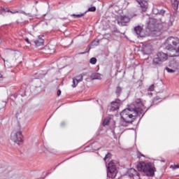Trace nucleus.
Listing matches in <instances>:
<instances>
[{
  "label": "nucleus",
  "instance_id": "a19ab883",
  "mask_svg": "<svg viewBox=\"0 0 179 179\" xmlns=\"http://www.w3.org/2000/svg\"><path fill=\"white\" fill-rule=\"evenodd\" d=\"M176 167H177V169H179V166H177Z\"/></svg>",
  "mask_w": 179,
  "mask_h": 179
},
{
  "label": "nucleus",
  "instance_id": "5701e85b",
  "mask_svg": "<svg viewBox=\"0 0 179 179\" xmlns=\"http://www.w3.org/2000/svg\"><path fill=\"white\" fill-rule=\"evenodd\" d=\"M110 117H106L104 119L103 123V127H106V125H107L108 124H110Z\"/></svg>",
  "mask_w": 179,
  "mask_h": 179
},
{
  "label": "nucleus",
  "instance_id": "dca6fc26",
  "mask_svg": "<svg viewBox=\"0 0 179 179\" xmlns=\"http://www.w3.org/2000/svg\"><path fill=\"white\" fill-rule=\"evenodd\" d=\"M171 2L172 3L173 9L176 10L177 13H179L178 0H171Z\"/></svg>",
  "mask_w": 179,
  "mask_h": 179
},
{
  "label": "nucleus",
  "instance_id": "58836bf2",
  "mask_svg": "<svg viewBox=\"0 0 179 179\" xmlns=\"http://www.w3.org/2000/svg\"><path fill=\"white\" fill-rule=\"evenodd\" d=\"M90 51V48H88V50L87 51V52H89Z\"/></svg>",
  "mask_w": 179,
  "mask_h": 179
},
{
  "label": "nucleus",
  "instance_id": "4468645a",
  "mask_svg": "<svg viewBox=\"0 0 179 179\" xmlns=\"http://www.w3.org/2000/svg\"><path fill=\"white\" fill-rule=\"evenodd\" d=\"M128 174L129 177H136V176L139 177V173L134 168H131L128 171Z\"/></svg>",
  "mask_w": 179,
  "mask_h": 179
},
{
  "label": "nucleus",
  "instance_id": "2f4dec72",
  "mask_svg": "<svg viewBox=\"0 0 179 179\" xmlns=\"http://www.w3.org/2000/svg\"><path fill=\"white\" fill-rule=\"evenodd\" d=\"M5 171V168H0V173H2Z\"/></svg>",
  "mask_w": 179,
  "mask_h": 179
},
{
  "label": "nucleus",
  "instance_id": "f257e3e1",
  "mask_svg": "<svg viewBox=\"0 0 179 179\" xmlns=\"http://www.w3.org/2000/svg\"><path fill=\"white\" fill-rule=\"evenodd\" d=\"M136 106L134 108H126L120 113L121 118L124 122H134V120L138 115H139V117H141V115L143 117V114L148 111V109H146L141 99L136 101Z\"/></svg>",
  "mask_w": 179,
  "mask_h": 179
},
{
  "label": "nucleus",
  "instance_id": "412c9836",
  "mask_svg": "<svg viewBox=\"0 0 179 179\" xmlns=\"http://www.w3.org/2000/svg\"><path fill=\"white\" fill-rule=\"evenodd\" d=\"M85 14H86V12L83 13L78 14V15L72 14L71 16H73L74 17L79 18V17H83V16H85Z\"/></svg>",
  "mask_w": 179,
  "mask_h": 179
},
{
  "label": "nucleus",
  "instance_id": "4be33fe9",
  "mask_svg": "<svg viewBox=\"0 0 179 179\" xmlns=\"http://www.w3.org/2000/svg\"><path fill=\"white\" fill-rule=\"evenodd\" d=\"M96 62H97V59H96V57H92L90 59V63H91L92 65H96Z\"/></svg>",
  "mask_w": 179,
  "mask_h": 179
},
{
  "label": "nucleus",
  "instance_id": "7c9ffc66",
  "mask_svg": "<svg viewBox=\"0 0 179 179\" xmlns=\"http://www.w3.org/2000/svg\"><path fill=\"white\" fill-rule=\"evenodd\" d=\"M57 96H61V90L57 91Z\"/></svg>",
  "mask_w": 179,
  "mask_h": 179
},
{
  "label": "nucleus",
  "instance_id": "ea45409f",
  "mask_svg": "<svg viewBox=\"0 0 179 179\" xmlns=\"http://www.w3.org/2000/svg\"><path fill=\"white\" fill-rule=\"evenodd\" d=\"M87 52H81L80 54H86Z\"/></svg>",
  "mask_w": 179,
  "mask_h": 179
},
{
  "label": "nucleus",
  "instance_id": "473e14b6",
  "mask_svg": "<svg viewBox=\"0 0 179 179\" xmlns=\"http://www.w3.org/2000/svg\"><path fill=\"white\" fill-rule=\"evenodd\" d=\"M10 13H13V14H15V13H19V11H17V10H14V11H10Z\"/></svg>",
  "mask_w": 179,
  "mask_h": 179
},
{
  "label": "nucleus",
  "instance_id": "39448f33",
  "mask_svg": "<svg viewBox=\"0 0 179 179\" xmlns=\"http://www.w3.org/2000/svg\"><path fill=\"white\" fill-rule=\"evenodd\" d=\"M107 167V177L108 178L114 179L117 176V167L115 164L113 162H110L106 165Z\"/></svg>",
  "mask_w": 179,
  "mask_h": 179
},
{
  "label": "nucleus",
  "instance_id": "c85d7f7f",
  "mask_svg": "<svg viewBox=\"0 0 179 179\" xmlns=\"http://www.w3.org/2000/svg\"><path fill=\"white\" fill-rule=\"evenodd\" d=\"M21 13H22V15H25V16H31V13H27L24 11H21Z\"/></svg>",
  "mask_w": 179,
  "mask_h": 179
},
{
  "label": "nucleus",
  "instance_id": "c03bdc74",
  "mask_svg": "<svg viewBox=\"0 0 179 179\" xmlns=\"http://www.w3.org/2000/svg\"><path fill=\"white\" fill-rule=\"evenodd\" d=\"M150 94H151V95H152V93H150Z\"/></svg>",
  "mask_w": 179,
  "mask_h": 179
},
{
  "label": "nucleus",
  "instance_id": "f03ea898",
  "mask_svg": "<svg viewBox=\"0 0 179 179\" xmlns=\"http://www.w3.org/2000/svg\"><path fill=\"white\" fill-rule=\"evenodd\" d=\"M165 50H168L169 57H179V39L170 36L164 43Z\"/></svg>",
  "mask_w": 179,
  "mask_h": 179
},
{
  "label": "nucleus",
  "instance_id": "6ab92c4d",
  "mask_svg": "<svg viewBox=\"0 0 179 179\" xmlns=\"http://www.w3.org/2000/svg\"><path fill=\"white\" fill-rule=\"evenodd\" d=\"M4 66L5 68H12V64L8 60H4Z\"/></svg>",
  "mask_w": 179,
  "mask_h": 179
},
{
  "label": "nucleus",
  "instance_id": "cd10ccee",
  "mask_svg": "<svg viewBox=\"0 0 179 179\" xmlns=\"http://www.w3.org/2000/svg\"><path fill=\"white\" fill-rule=\"evenodd\" d=\"M110 157H111V154L108 153V154L106 155V157H105V158H104V160H107V159H110Z\"/></svg>",
  "mask_w": 179,
  "mask_h": 179
},
{
  "label": "nucleus",
  "instance_id": "aec40b11",
  "mask_svg": "<svg viewBox=\"0 0 179 179\" xmlns=\"http://www.w3.org/2000/svg\"><path fill=\"white\" fill-rule=\"evenodd\" d=\"M78 83H80L78 80L75 79L74 78H73V84H72V87H76L78 86Z\"/></svg>",
  "mask_w": 179,
  "mask_h": 179
},
{
  "label": "nucleus",
  "instance_id": "72a5a7b5",
  "mask_svg": "<svg viewBox=\"0 0 179 179\" xmlns=\"http://www.w3.org/2000/svg\"><path fill=\"white\" fill-rule=\"evenodd\" d=\"M25 41H26L28 44H30V41H29V38H25Z\"/></svg>",
  "mask_w": 179,
  "mask_h": 179
},
{
  "label": "nucleus",
  "instance_id": "f8f14e48",
  "mask_svg": "<svg viewBox=\"0 0 179 179\" xmlns=\"http://www.w3.org/2000/svg\"><path fill=\"white\" fill-rule=\"evenodd\" d=\"M44 36L40 35L37 40L34 41V43L36 47H41V45H44V39H43Z\"/></svg>",
  "mask_w": 179,
  "mask_h": 179
},
{
  "label": "nucleus",
  "instance_id": "20e7f679",
  "mask_svg": "<svg viewBox=\"0 0 179 179\" xmlns=\"http://www.w3.org/2000/svg\"><path fill=\"white\" fill-rule=\"evenodd\" d=\"M138 171H143L147 177H153L155 176V165L150 162H140L137 165Z\"/></svg>",
  "mask_w": 179,
  "mask_h": 179
},
{
  "label": "nucleus",
  "instance_id": "1a4fd4ad",
  "mask_svg": "<svg viewBox=\"0 0 179 179\" xmlns=\"http://www.w3.org/2000/svg\"><path fill=\"white\" fill-rule=\"evenodd\" d=\"M134 32L136 33L137 37H146V34L143 31V28L141 26H137L134 27Z\"/></svg>",
  "mask_w": 179,
  "mask_h": 179
},
{
  "label": "nucleus",
  "instance_id": "b1692460",
  "mask_svg": "<svg viewBox=\"0 0 179 179\" xmlns=\"http://www.w3.org/2000/svg\"><path fill=\"white\" fill-rule=\"evenodd\" d=\"M121 92H122V88L121 87H117V89H116L117 96H120V93H121Z\"/></svg>",
  "mask_w": 179,
  "mask_h": 179
},
{
  "label": "nucleus",
  "instance_id": "bb28decb",
  "mask_svg": "<svg viewBox=\"0 0 179 179\" xmlns=\"http://www.w3.org/2000/svg\"><path fill=\"white\" fill-rule=\"evenodd\" d=\"M88 12H96V8L94 6L89 8H88Z\"/></svg>",
  "mask_w": 179,
  "mask_h": 179
},
{
  "label": "nucleus",
  "instance_id": "423d86ee",
  "mask_svg": "<svg viewBox=\"0 0 179 179\" xmlns=\"http://www.w3.org/2000/svg\"><path fill=\"white\" fill-rule=\"evenodd\" d=\"M168 57L169 52L166 54L163 52H159L156 55L155 57L153 59V64H155V65H162L163 62L167 61Z\"/></svg>",
  "mask_w": 179,
  "mask_h": 179
},
{
  "label": "nucleus",
  "instance_id": "9b49d317",
  "mask_svg": "<svg viewBox=\"0 0 179 179\" xmlns=\"http://www.w3.org/2000/svg\"><path fill=\"white\" fill-rule=\"evenodd\" d=\"M121 106V103H120V101L117 100L115 101H113L110 104V110L111 111H115L120 108V106Z\"/></svg>",
  "mask_w": 179,
  "mask_h": 179
},
{
  "label": "nucleus",
  "instance_id": "f3484780",
  "mask_svg": "<svg viewBox=\"0 0 179 179\" xmlns=\"http://www.w3.org/2000/svg\"><path fill=\"white\" fill-rule=\"evenodd\" d=\"M92 79L93 80H94L96 79H101V74H100L99 73H94L92 75Z\"/></svg>",
  "mask_w": 179,
  "mask_h": 179
},
{
  "label": "nucleus",
  "instance_id": "37998d69",
  "mask_svg": "<svg viewBox=\"0 0 179 179\" xmlns=\"http://www.w3.org/2000/svg\"><path fill=\"white\" fill-rule=\"evenodd\" d=\"M0 43H1V38H0Z\"/></svg>",
  "mask_w": 179,
  "mask_h": 179
},
{
  "label": "nucleus",
  "instance_id": "0eeeda50",
  "mask_svg": "<svg viewBox=\"0 0 179 179\" xmlns=\"http://www.w3.org/2000/svg\"><path fill=\"white\" fill-rule=\"evenodd\" d=\"M10 139L15 143H20V142H23V134H22V131H13L10 135Z\"/></svg>",
  "mask_w": 179,
  "mask_h": 179
},
{
  "label": "nucleus",
  "instance_id": "c9c22d12",
  "mask_svg": "<svg viewBox=\"0 0 179 179\" xmlns=\"http://www.w3.org/2000/svg\"><path fill=\"white\" fill-rule=\"evenodd\" d=\"M100 148H101L100 147H98L96 148H94V150H99Z\"/></svg>",
  "mask_w": 179,
  "mask_h": 179
},
{
  "label": "nucleus",
  "instance_id": "79ce46f5",
  "mask_svg": "<svg viewBox=\"0 0 179 179\" xmlns=\"http://www.w3.org/2000/svg\"><path fill=\"white\" fill-rule=\"evenodd\" d=\"M141 156H143V157L144 155H141Z\"/></svg>",
  "mask_w": 179,
  "mask_h": 179
},
{
  "label": "nucleus",
  "instance_id": "9d476101",
  "mask_svg": "<svg viewBox=\"0 0 179 179\" xmlns=\"http://www.w3.org/2000/svg\"><path fill=\"white\" fill-rule=\"evenodd\" d=\"M152 50L153 48L152 47V45H150V43H146L143 45L142 47V51L146 55H149V54H151Z\"/></svg>",
  "mask_w": 179,
  "mask_h": 179
},
{
  "label": "nucleus",
  "instance_id": "c756f323",
  "mask_svg": "<svg viewBox=\"0 0 179 179\" xmlns=\"http://www.w3.org/2000/svg\"><path fill=\"white\" fill-rule=\"evenodd\" d=\"M92 45H99V41H96H96H93Z\"/></svg>",
  "mask_w": 179,
  "mask_h": 179
},
{
  "label": "nucleus",
  "instance_id": "4c0bfd02",
  "mask_svg": "<svg viewBox=\"0 0 179 179\" xmlns=\"http://www.w3.org/2000/svg\"><path fill=\"white\" fill-rule=\"evenodd\" d=\"M37 3H38V1H36L35 4L37 5Z\"/></svg>",
  "mask_w": 179,
  "mask_h": 179
},
{
  "label": "nucleus",
  "instance_id": "a878e982",
  "mask_svg": "<svg viewBox=\"0 0 179 179\" xmlns=\"http://www.w3.org/2000/svg\"><path fill=\"white\" fill-rule=\"evenodd\" d=\"M166 70L167 71V72H169V73H174V72H176V70H173L169 67H166Z\"/></svg>",
  "mask_w": 179,
  "mask_h": 179
},
{
  "label": "nucleus",
  "instance_id": "2eb2a0df",
  "mask_svg": "<svg viewBox=\"0 0 179 179\" xmlns=\"http://www.w3.org/2000/svg\"><path fill=\"white\" fill-rule=\"evenodd\" d=\"M152 13L154 15H164V13H166V10H159L157 8L154 7L152 9Z\"/></svg>",
  "mask_w": 179,
  "mask_h": 179
},
{
  "label": "nucleus",
  "instance_id": "f704fd0d",
  "mask_svg": "<svg viewBox=\"0 0 179 179\" xmlns=\"http://www.w3.org/2000/svg\"><path fill=\"white\" fill-rule=\"evenodd\" d=\"M61 125H62V127H64V126L65 125V122H62L61 123Z\"/></svg>",
  "mask_w": 179,
  "mask_h": 179
},
{
  "label": "nucleus",
  "instance_id": "a211bd4d",
  "mask_svg": "<svg viewBox=\"0 0 179 179\" xmlns=\"http://www.w3.org/2000/svg\"><path fill=\"white\" fill-rule=\"evenodd\" d=\"M74 78L78 81V82H82L83 80V74H80L76 77H74Z\"/></svg>",
  "mask_w": 179,
  "mask_h": 179
},
{
  "label": "nucleus",
  "instance_id": "e433bc0d",
  "mask_svg": "<svg viewBox=\"0 0 179 179\" xmlns=\"http://www.w3.org/2000/svg\"><path fill=\"white\" fill-rule=\"evenodd\" d=\"M3 78V76H2V74L0 73V78Z\"/></svg>",
  "mask_w": 179,
  "mask_h": 179
},
{
  "label": "nucleus",
  "instance_id": "7ed1b4c3",
  "mask_svg": "<svg viewBox=\"0 0 179 179\" xmlns=\"http://www.w3.org/2000/svg\"><path fill=\"white\" fill-rule=\"evenodd\" d=\"M162 26L164 27V29H169V27L173 26V23L169 22L160 24L157 20L152 17L149 18V21L147 23V27L150 31H156V29H160Z\"/></svg>",
  "mask_w": 179,
  "mask_h": 179
},
{
  "label": "nucleus",
  "instance_id": "393cba45",
  "mask_svg": "<svg viewBox=\"0 0 179 179\" xmlns=\"http://www.w3.org/2000/svg\"><path fill=\"white\" fill-rule=\"evenodd\" d=\"M155 90V85H151L148 89V92H153Z\"/></svg>",
  "mask_w": 179,
  "mask_h": 179
},
{
  "label": "nucleus",
  "instance_id": "ddd939ff",
  "mask_svg": "<svg viewBox=\"0 0 179 179\" xmlns=\"http://www.w3.org/2000/svg\"><path fill=\"white\" fill-rule=\"evenodd\" d=\"M137 2L140 4L143 12H146V9H148V2L142 0L137 1Z\"/></svg>",
  "mask_w": 179,
  "mask_h": 179
},
{
  "label": "nucleus",
  "instance_id": "6e6552de",
  "mask_svg": "<svg viewBox=\"0 0 179 179\" xmlns=\"http://www.w3.org/2000/svg\"><path fill=\"white\" fill-rule=\"evenodd\" d=\"M132 17H129L128 15H120L117 18V22L119 26H127L129 22H131V19Z\"/></svg>",
  "mask_w": 179,
  "mask_h": 179
}]
</instances>
